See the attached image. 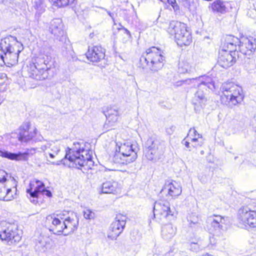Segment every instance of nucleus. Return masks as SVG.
I'll list each match as a JSON object with an SVG mask.
<instances>
[{
  "instance_id": "33",
  "label": "nucleus",
  "mask_w": 256,
  "mask_h": 256,
  "mask_svg": "<svg viewBox=\"0 0 256 256\" xmlns=\"http://www.w3.org/2000/svg\"><path fill=\"white\" fill-rule=\"evenodd\" d=\"M182 4L190 12L194 14L196 12L198 2L197 0H182Z\"/></svg>"
},
{
  "instance_id": "25",
  "label": "nucleus",
  "mask_w": 256,
  "mask_h": 256,
  "mask_svg": "<svg viewBox=\"0 0 256 256\" xmlns=\"http://www.w3.org/2000/svg\"><path fill=\"white\" fill-rule=\"evenodd\" d=\"M100 188V193L102 194H115L118 193L120 190L118 182L114 180H109L103 182Z\"/></svg>"
},
{
  "instance_id": "26",
  "label": "nucleus",
  "mask_w": 256,
  "mask_h": 256,
  "mask_svg": "<svg viewBox=\"0 0 256 256\" xmlns=\"http://www.w3.org/2000/svg\"><path fill=\"white\" fill-rule=\"evenodd\" d=\"M164 190L168 191V194L172 198L178 196L182 193V188L176 181L166 183L162 190Z\"/></svg>"
},
{
  "instance_id": "12",
  "label": "nucleus",
  "mask_w": 256,
  "mask_h": 256,
  "mask_svg": "<svg viewBox=\"0 0 256 256\" xmlns=\"http://www.w3.org/2000/svg\"><path fill=\"white\" fill-rule=\"evenodd\" d=\"M26 192L30 194L28 198L30 202L34 204L38 202V198L41 194L48 197H51L52 195L50 190L45 188L44 183L38 180H34L30 182V188L26 190Z\"/></svg>"
},
{
  "instance_id": "45",
  "label": "nucleus",
  "mask_w": 256,
  "mask_h": 256,
  "mask_svg": "<svg viewBox=\"0 0 256 256\" xmlns=\"http://www.w3.org/2000/svg\"><path fill=\"white\" fill-rule=\"evenodd\" d=\"M104 10L107 12L108 14L111 17V18L114 20V14L110 12L106 9H105Z\"/></svg>"
},
{
  "instance_id": "22",
  "label": "nucleus",
  "mask_w": 256,
  "mask_h": 256,
  "mask_svg": "<svg viewBox=\"0 0 256 256\" xmlns=\"http://www.w3.org/2000/svg\"><path fill=\"white\" fill-rule=\"evenodd\" d=\"M36 128H30L28 122L24 124L19 129L18 138L20 141L26 142L32 140L36 134Z\"/></svg>"
},
{
  "instance_id": "34",
  "label": "nucleus",
  "mask_w": 256,
  "mask_h": 256,
  "mask_svg": "<svg viewBox=\"0 0 256 256\" xmlns=\"http://www.w3.org/2000/svg\"><path fill=\"white\" fill-rule=\"evenodd\" d=\"M34 6L39 14H42L45 10L46 5L44 0H34Z\"/></svg>"
},
{
  "instance_id": "49",
  "label": "nucleus",
  "mask_w": 256,
  "mask_h": 256,
  "mask_svg": "<svg viewBox=\"0 0 256 256\" xmlns=\"http://www.w3.org/2000/svg\"><path fill=\"white\" fill-rule=\"evenodd\" d=\"M161 1H162V0H160Z\"/></svg>"
},
{
  "instance_id": "35",
  "label": "nucleus",
  "mask_w": 256,
  "mask_h": 256,
  "mask_svg": "<svg viewBox=\"0 0 256 256\" xmlns=\"http://www.w3.org/2000/svg\"><path fill=\"white\" fill-rule=\"evenodd\" d=\"M191 66L190 64L185 62H180L178 66V72L181 74H184L190 71Z\"/></svg>"
},
{
  "instance_id": "17",
  "label": "nucleus",
  "mask_w": 256,
  "mask_h": 256,
  "mask_svg": "<svg viewBox=\"0 0 256 256\" xmlns=\"http://www.w3.org/2000/svg\"><path fill=\"white\" fill-rule=\"evenodd\" d=\"M236 52L226 50L223 48L219 51L218 63L221 66L227 68L236 62Z\"/></svg>"
},
{
  "instance_id": "44",
  "label": "nucleus",
  "mask_w": 256,
  "mask_h": 256,
  "mask_svg": "<svg viewBox=\"0 0 256 256\" xmlns=\"http://www.w3.org/2000/svg\"><path fill=\"white\" fill-rule=\"evenodd\" d=\"M252 126L254 130L255 131H256V119L254 118L252 122Z\"/></svg>"
},
{
  "instance_id": "16",
  "label": "nucleus",
  "mask_w": 256,
  "mask_h": 256,
  "mask_svg": "<svg viewBox=\"0 0 256 256\" xmlns=\"http://www.w3.org/2000/svg\"><path fill=\"white\" fill-rule=\"evenodd\" d=\"M126 218L120 214H117L114 220L110 224L108 236L111 240H116L122 232L126 225Z\"/></svg>"
},
{
  "instance_id": "9",
  "label": "nucleus",
  "mask_w": 256,
  "mask_h": 256,
  "mask_svg": "<svg viewBox=\"0 0 256 256\" xmlns=\"http://www.w3.org/2000/svg\"><path fill=\"white\" fill-rule=\"evenodd\" d=\"M168 32L170 35L174 36L177 44L180 46L189 45L192 40L191 34L187 30L186 25L184 23L172 22L170 24Z\"/></svg>"
},
{
  "instance_id": "39",
  "label": "nucleus",
  "mask_w": 256,
  "mask_h": 256,
  "mask_svg": "<svg viewBox=\"0 0 256 256\" xmlns=\"http://www.w3.org/2000/svg\"><path fill=\"white\" fill-rule=\"evenodd\" d=\"M190 249L194 252H198L200 250V246L197 242H192L189 246Z\"/></svg>"
},
{
  "instance_id": "42",
  "label": "nucleus",
  "mask_w": 256,
  "mask_h": 256,
  "mask_svg": "<svg viewBox=\"0 0 256 256\" xmlns=\"http://www.w3.org/2000/svg\"><path fill=\"white\" fill-rule=\"evenodd\" d=\"M120 30H123L124 34H126L128 35V38H130L131 36L130 33L128 30H127L126 28H124L123 26L120 28Z\"/></svg>"
},
{
  "instance_id": "32",
  "label": "nucleus",
  "mask_w": 256,
  "mask_h": 256,
  "mask_svg": "<svg viewBox=\"0 0 256 256\" xmlns=\"http://www.w3.org/2000/svg\"><path fill=\"white\" fill-rule=\"evenodd\" d=\"M226 46L228 48L226 50L236 52V45L240 42L239 40L237 38L232 36H228L226 38Z\"/></svg>"
},
{
  "instance_id": "20",
  "label": "nucleus",
  "mask_w": 256,
  "mask_h": 256,
  "mask_svg": "<svg viewBox=\"0 0 256 256\" xmlns=\"http://www.w3.org/2000/svg\"><path fill=\"white\" fill-rule=\"evenodd\" d=\"M40 148H32L28 149L26 152H18V154H16L6 150H0V156L10 160H25L28 159V156L29 154H33L36 152H40Z\"/></svg>"
},
{
  "instance_id": "1",
  "label": "nucleus",
  "mask_w": 256,
  "mask_h": 256,
  "mask_svg": "<svg viewBox=\"0 0 256 256\" xmlns=\"http://www.w3.org/2000/svg\"><path fill=\"white\" fill-rule=\"evenodd\" d=\"M46 222L51 223L49 230L58 235L64 233L66 236L72 233L78 225V219L76 214L65 210L48 216Z\"/></svg>"
},
{
  "instance_id": "7",
  "label": "nucleus",
  "mask_w": 256,
  "mask_h": 256,
  "mask_svg": "<svg viewBox=\"0 0 256 256\" xmlns=\"http://www.w3.org/2000/svg\"><path fill=\"white\" fill-rule=\"evenodd\" d=\"M164 57L158 48L153 46L146 50L140 59V66L156 72L163 66Z\"/></svg>"
},
{
  "instance_id": "40",
  "label": "nucleus",
  "mask_w": 256,
  "mask_h": 256,
  "mask_svg": "<svg viewBox=\"0 0 256 256\" xmlns=\"http://www.w3.org/2000/svg\"><path fill=\"white\" fill-rule=\"evenodd\" d=\"M168 2L174 8H178L176 0H168Z\"/></svg>"
},
{
  "instance_id": "10",
  "label": "nucleus",
  "mask_w": 256,
  "mask_h": 256,
  "mask_svg": "<svg viewBox=\"0 0 256 256\" xmlns=\"http://www.w3.org/2000/svg\"><path fill=\"white\" fill-rule=\"evenodd\" d=\"M0 239L8 245L14 246L20 242L22 236L14 224L2 222H0Z\"/></svg>"
},
{
  "instance_id": "19",
  "label": "nucleus",
  "mask_w": 256,
  "mask_h": 256,
  "mask_svg": "<svg viewBox=\"0 0 256 256\" xmlns=\"http://www.w3.org/2000/svg\"><path fill=\"white\" fill-rule=\"evenodd\" d=\"M104 113L106 118L104 128L106 130L110 129L118 122L120 118L119 109L116 106H108L104 110Z\"/></svg>"
},
{
  "instance_id": "41",
  "label": "nucleus",
  "mask_w": 256,
  "mask_h": 256,
  "mask_svg": "<svg viewBox=\"0 0 256 256\" xmlns=\"http://www.w3.org/2000/svg\"><path fill=\"white\" fill-rule=\"evenodd\" d=\"M174 130V126H172L168 128H166V132L168 134H172Z\"/></svg>"
},
{
  "instance_id": "27",
  "label": "nucleus",
  "mask_w": 256,
  "mask_h": 256,
  "mask_svg": "<svg viewBox=\"0 0 256 256\" xmlns=\"http://www.w3.org/2000/svg\"><path fill=\"white\" fill-rule=\"evenodd\" d=\"M8 183H4L3 184L0 185V200L4 201H10L14 199L16 196V193L13 194L14 192L16 191V188H14L12 191L11 188H6V186Z\"/></svg>"
},
{
  "instance_id": "30",
  "label": "nucleus",
  "mask_w": 256,
  "mask_h": 256,
  "mask_svg": "<svg viewBox=\"0 0 256 256\" xmlns=\"http://www.w3.org/2000/svg\"><path fill=\"white\" fill-rule=\"evenodd\" d=\"M228 2L221 0H216L212 4V8L214 12L221 14L226 13L228 10Z\"/></svg>"
},
{
  "instance_id": "43",
  "label": "nucleus",
  "mask_w": 256,
  "mask_h": 256,
  "mask_svg": "<svg viewBox=\"0 0 256 256\" xmlns=\"http://www.w3.org/2000/svg\"><path fill=\"white\" fill-rule=\"evenodd\" d=\"M183 84H184V80H182L176 82L175 83L174 86H180Z\"/></svg>"
},
{
  "instance_id": "47",
  "label": "nucleus",
  "mask_w": 256,
  "mask_h": 256,
  "mask_svg": "<svg viewBox=\"0 0 256 256\" xmlns=\"http://www.w3.org/2000/svg\"><path fill=\"white\" fill-rule=\"evenodd\" d=\"M202 256H210V254H204V255H202Z\"/></svg>"
},
{
  "instance_id": "48",
  "label": "nucleus",
  "mask_w": 256,
  "mask_h": 256,
  "mask_svg": "<svg viewBox=\"0 0 256 256\" xmlns=\"http://www.w3.org/2000/svg\"><path fill=\"white\" fill-rule=\"evenodd\" d=\"M200 154H204V152L203 150H202V151L200 152Z\"/></svg>"
},
{
  "instance_id": "14",
  "label": "nucleus",
  "mask_w": 256,
  "mask_h": 256,
  "mask_svg": "<svg viewBox=\"0 0 256 256\" xmlns=\"http://www.w3.org/2000/svg\"><path fill=\"white\" fill-rule=\"evenodd\" d=\"M238 220L242 227H256V211L248 206L240 208L238 212Z\"/></svg>"
},
{
  "instance_id": "46",
  "label": "nucleus",
  "mask_w": 256,
  "mask_h": 256,
  "mask_svg": "<svg viewBox=\"0 0 256 256\" xmlns=\"http://www.w3.org/2000/svg\"><path fill=\"white\" fill-rule=\"evenodd\" d=\"M184 145L188 148H190V142H187V141L185 142Z\"/></svg>"
},
{
  "instance_id": "29",
  "label": "nucleus",
  "mask_w": 256,
  "mask_h": 256,
  "mask_svg": "<svg viewBox=\"0 0 256 256\" xmlns=\"http://www.w3.org/2000/svg\"><path fill=\"white\" fill-rule=\"evenodd\" d=\"M187 138L193 143L192 146L194 148L201 146L203 144L202 140H198V139H202V134H198L194 128H191L190 130Z\"/></svg>"
},
{
  "instance_id": "13",
  "label": "nucleus",
  "mask_w": 256,
  "mask_h": 256,
  "mask_svg": "<svg viewBox=\"0 0 256 256\" xmlns=\"http://www.w3.org/2000/svg\"><path fill=\"white\" fill-rule=\"evenodd\" d=\"M154 216H160V218H166L172 220L176 217L177 212L176 210L170 208L168 202L160 200L156 202L154 206Z\"/></svg>"
},
{
  "instance_id": "15",
  "label": "nucleus",
  "mask_w": 256,
  "mask_h": 256,
  "mask_svg": "<svg viewBox=\"0 0 256 256\" xmlns=\"http://www.w3.org/2000/svg\"><path fill=\"white\" fill-rule=\"evenodd\" d=\"M207 227L209 232L215 236H220L224 230V218L218 214H212L206 218Z\"/></svg>"
},
{
  "instance_id": "24",
  "label": "nucleus",
  "mask_w": 256,
  "mask_h": 256,
  "mask_svg": "<svg viewBox=\"0 0 256 256\" xmlns=\"http://www.w3.org/2000/svg\"><path fill=\"white\" fill-rule=\"evenodd\" d=\"M49 30L52 34L60 41L62 40L64 34L63 24L62 21L60 18H56L52 20L50 24Z\"/></svg>"
},
{
  "instance_id": "23",
  "label": "nucleus",
  "mask_w": 256,
  "mask_h": 256,
  "mask_svg": "<svg viewBox=\"0 0 256 256\" xmlns=\"http://www.w3.org/2000/svg\"><path fill=\"white\" fill-rule=\"evenodd\" d=\"M86 56L87 58L90 62H98L104 59L105 51L100 46L89 47L86 53Z\"/></svg>"
},
{
  "instance_id": "31",
  "label": "nucleus",
  "mask_w": 256,
  "mask_h": 256,
  "mask_svg": "<svg viewBox=\"0 0 256 256\" xmlns=\"http://www.w3.org/2000/svg\"><path fill=\"white\" fill-rule=\"evenodd\" d=\"M176 233V228L172 224H168L162 227V236L164 239L169 240L174 236Z\"/></svg>"
},
{
  "instance_id": "21",
  "label": "nucleus",
  "mask_w": 256,
  "mask_h": 256,
  "mask_svg": "<svg viewBox=\"0 0 256 256\" xmlns=\"http://www.w3.org/2000/svg\"><path fill=\"white\" fill-rule=\"evenodd\" d=\"M238 48L242 54L250 56L256 51V40L252 37L243 38L240 42Z\"/></svg>"
},
{
  "instance_id": "6",
  "label": "nucleus",
  "mask_w": 256,
  "mask_h": 256,
  "mask_svg": "<svg viewBox=\"0 0 256 256\" xmlns=\"http://www.w3.org/2000/svg\"><path fill=\"white\" fill-rule=\"evenodd\" d=\"M137 150L136 144H132L128 140L118 142H116V150L112 160L116 164H130L136 160Z\"/></svg>"
},
{
  "instance_id": "11",
  "label": "nucleus",
  "mask_w": 256,
  "mask_h": 256,
  "mask_svg": "<svg viewBox=\"0 0 256 256\" xmlns=\"http://www.w3.org/2000/svg\"><path fill=\"white\" fill-rule=\"evenodd\" d=\"M146 146L148 149L146 156L150 160L159 159L165 150V144L164 141L152 138H149L146 140Z\"/></svg>"
},
{
  "instance_id": "3",
  "label": "nucleus",
  "mask_w": 256,
  "mask_h": 256,
  "mask_svg": "<svg viewBox=\"0 0 256 256\" xmlns=\"http://www.w3.org/2000/svg\"><path fill=\"white\" fill-rule=\"evenodd\" d=\"M22 44L19 42L16 37L8 36L2 39L0 42V50L4 53L1 58L5 64L13 66L18 62L19 54L23 50Z\"/></svg>"
},
{
  "instance_id": "18",
  "label": "nucleus",
  "mask_w": 256,
  "mask_h": 256,
  "mask_svg": "<svg viewBox=\"0 0 256 256\" xmlns=\"http://www.w3.org/2000/svg\"><path fill=\"white\" fill-rule=\"evenodd\" d=\"M40 152H44V155L49 162L56 158L60 151V146L53 141H46L40 148Z\"/></svg>"
},
{
  "instance_id": "36",
  "label": "nucleus",
  "mask_w": 256,
  "mask_h": 256,
  "mask_svg": "<svg viewBox=\"0 0 256 256\" xmlns=\"http://www.w3.org/2000/svg\"><path fill=\"white\" fill-rule=\"evenodd\" d=\"M188 220L190 222V224L191 227L192 224L198 225L200 224V219L198 216L194 214H192L188 218Z\"/></svg>"
},
{
  "instance_id": "2",
  "label": "nucleus",
  "mask_w": 256,
  "mask_h": 256,
  "mask_svg": "<svg viewBox=\"0 0 256 256\" xmlns=\"http://www.w3.org/2000/svg\"><path fill=\"white\" fill-rule=\"evenodd\" d=\"M52 49L46 42H44L41 47L40 56L34 62L30 64L28 72L30 78L36 80H42L48 77L49 72L53 64L51 54Z\"/></svg>"
},
{
  "instance_id": "5",
  "label": "nucleus",
  "mask_w": 256,
  "mask_h": 256,
  "mask_svg": "<svg viewBox=\"0 0 256 256\" xmlns=\"http://www.w3.org/2000/svg\"><path fill=\"white\" fill-rule=\"evenodd\" d=\"M92 153L90 150L84 148V144L74 142L72 148H68V150H66L64 158L73 162L76 166H86L88 168H90L94 165V162L92 160Z\"/></svg>"
},
{
  "instance_id": "28",
  "label": "nucleus",
  "mask_w": 256,
  "mask_h": 256,
  "mask_svg": "<svg viewBox=\"0 0 256 256\" xmlns=\"http://www.w3.org/2000/svg\"><path fill=\"white\" fill-rule=\"evenodd\" d=\"M50 247L49 238L43 236H40L36 240L35 249L40 252H44Z\"/></svg>"
},
{
  "instance_id": "8",
  "label": "nucleus",
  "mask_w": 256,
  "mask_h": 256,
  "mask_svg": "<svg viewBox=\"0 0 256 256\" xmlns=\"http://www.w3.org/2000/svg\"><path fill=\"white\" fill-rule=\"evenodd\" d=\"M222 102L230 106H236L243 100L242 88L232 82L224 83L222 85Z\"/></svg>"
},
{
  "instance_id": "38",
  "label": "nucleus",
  "mask_w": 256,
  "mask_h": 256,
  "mask_svg": "<svg viewBox=\"0 0 256 256\" xmlns=\"http://www.w3.org/2000/svg\"><path fill=\"white\" fill-rule=\"evenodd\" d=\"M84 216L86 219H92L94 217V213L90 210L86 209L84 211Z\"/></svg>"
},
{
  "instance_id": "4",
  "label": "nucleus",
  "mask_w": 256,
  "mask_h": 256,
  "mask_svg": "<svg viewBox=\"0 0 256 256\" xmlns=\"http://www.w3.org/2000/svg\"><path fill=\"white\" fill-rule=\"evenodd\" d=\"M184 82V84H192L194 86H197L198 87V90L195 94L193 102L195 106V110L196 112L200 111V108L205 106L206 102L205 95L200 90L208 88L210 90H213L215 88L214 82L212 78L208 76H202L185 80Z\"/></svg>"
},
{
  "instance_id": "37",
  "label": "nucleus",
  "mask_w": 256,
  "mask_h": 256,
  "mask_svg": "<svg viewBox=\"0 0 256 256\" xmlns=\"http://www.w3.org/2000/svg\"><path fill=\"white\" fill-rule=\"evenodd\" d=\"M58 7H64L72 4L75 0H52Z\"/></svg>"
}]
</instances>
